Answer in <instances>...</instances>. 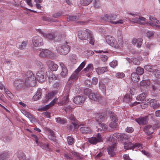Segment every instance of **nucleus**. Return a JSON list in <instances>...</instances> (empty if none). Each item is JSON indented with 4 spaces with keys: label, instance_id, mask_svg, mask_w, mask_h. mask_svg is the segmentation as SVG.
<instances>
[{
    "label": "nucleus",
    "instance_id": "a878e982",
    "mask_svg": "<svg viewBox=\"0 0 160 160\" xmlns=\"http://www.w3.org/2000/svg\"><path fill=\"white\" fill-rule=\"evenodd\" d=\"M16 155L20 160H24L26 158V156L21 150L18 151L16 153Z\"/></svg>",
    "mask_w": 160,
    "mask_h": 160
},
{
    "label": "nucleus",
    "instance_id": "0eeeda50",
    "mask_svg": "<svg viewBox=\"0 0 160 160\" xmlns=\"http://www.w3.org/2000/svg\"><path fill=\"white\" fill-rule=\"evenodd\" d=\"M32 45L36 47H40L43 44V40L40 37H34L32 39Z\"/></svg>",
    "mask_w": 160,
    "mask_h": 160
},
{
    "label": "nucleus",
    "instance_id": "4468645a",
    "mask_svg": "<svg viewBox=\"0 0 160 160\" xmlns=\"http://www.w3.org/2000/svg\"><path fill=\"white\" fill-rule=\"evenodd\" d=\"M132 22L134 23H139L140 24H144V22L146 18L143 17L139 16L138 17H134L132 18Z\"/></svg>",
    "mask_w": 160,
    "mask_h": 160
},
{
    "label": "nucleus",
    "instance_id": "412c9836",
    "mask_svg": "<svg viewBox=\"0 0 160 160\" xmlns=\"http://www.w3.org/2000/svg\"><path fill=\"white\" fill-rule=\"evenodd\" d=\"M151 87L152 89L151 91L153 93H156L160 90V87L157 83L152 84Z\"/></svg>",
    "mask_w": 160,
    "mask_h": 160
},
{
    "label": "nucleus",
    "instance_id": "f704fd0d",
    "mask_svg": "<svg viewBox=\"0 0 160 160\" xmlns=\"http://www.w3.org/2000/svg\"><path fill=\"white\" fill-rule=\"evenodd\" d=\"M106 67H102L97 68L96 70L97 72L99 74H101L107 71Z\"/></svg>",
    "mask_w": 160,
    "mask_h": 160
},
{
    "label": "nucleus",
    "instance_id": "5fc2aeb1",
    "mask_svg": "<svg viewBox=\"0 0 160 160\" xmlns=\"http://www.w3.org/2000/svg\"><path fill=\"white\" fill-rule=\"evenodd\" d=\"M67 139L68 143L69 144L71 145L73 144L74 142V139L72 137L68 136L67 138Z\"/></svg>",
    "mask_w": 160,
    "mask_h": 160
},
{
    "label": "nucleus",
    "instance_id": "3c124183",
    "mask_svg": "<svg viewBox=\"0 0 160 160\" xmlns=\"http://www.w3.org/2000/svg\"><path fill=\"white\" fill-rule=\"evenodd\" d=\"M21 80H18L14 82V85L17 89H18L20 88V82Z\"/></svg>",
    "mask_w": 160,
    "mask_h": 160
},
{
    "label": "nucleus",
    "instance_id": "dca6fc26",
    "mask_svg": "<svg viewBox=\"0 0 160 160\" xmlns=\"http://www.w3.org/2000/svg\"><path fill=\"white\" fill-rule=\"evenodd\" d=\"M117 18V15L114 14H110L109 15L106 14L102 16L101 18L105 21H110L111 22L112 21L114 20Z\"/></svg>",
    "mask_w": 160,
    "mask_h": 160
},
{
    "label": "nucleus",
    "instance_id": "49530a36",
    "mask_svg": "<svg viewBox=\"0 0 160 160\" xmlns=\"http://www.w3.org/2000/svg\"><path fill=\"white\" fill-rule=\"evenodd\" d=\"M136 71L137 72L136 73L138 75H141L143 74L144 72V70L143 68H142L138 67L136 69Z\"/></svg>",
    "mask_w": 160,
    "mask_h": 160
},
{
    "label": "nucleus",
    "instance_id": "f257e3e1",
    "mask_svg": "<svg viewBox=\"0 0 160 160\" xmlns=\"http://www.w3.org/2000/svg\"><path fill=\"white\" fill-rule=\"evenodd\" d=\"M68 44V43L66 42L62 44L58 45L56 47L57 52L61 55H66L67 54L70 50V46Z\"/></svg>",
    "mask_w": 160,
    "mask_h": 160
},
{
    "label": "nucleus",
    "instance_id": "6e6d98bb",
    "mask_svg": "<svg viewBox=\"0 0 160 160\" xmlns=\"http://www.w3.org/2000/svg\"><path fill=\"white\" fill-rule=\"evenodd\" d=\"M89 37L90 40V43L92 45H94L95 41L93 38V35L92 34V32L89 35Z\"/></svg>",
    "mask_w": 160,
    "mask_h": 160
},
{
    "label": "nucleus",
    "instance_id": "aec40b11",
    "mask_svg": "<svg viewBox=\"0 0 160 160\" xmlns=\"http://www.w3.org/2000/svg\"><path fill=\"white\" fill-rule=\"evenodd\" d=\"M35 78L36 79H37L39 82H42L44 81L45 79L44 75L42 72H37L36 74V77Z\"/></svg>",
    "mask_w": 160,
    "mask_h": 160
},
{
    "label": "nucleus",
    "instance_id": "7ed1b4c3",
    "mask_svg": "<svg viewBox=\"0 0 160 160\" xmlns=\"http://www.w3.org/2000/svg\"><path fill=\"white\" fill-rule=\"evenodd\" d=\"M103 139L102 136L99 133H98L91 138H88V141L91 144L96 145L97 143L102 142Z\"/></svg>",
    "mask_w": 160,
    "mask_h": 160
},
{
    "label": "nucleus",
    "instance_id": "9d476101",
    "mask_svg": "<svg viewBox=\"0 0 160 160\" xmlns=\"http://www.w3.org/2000/svg\"><path fill=\"white\" fill-rule=\"evenodd\" d=\"M64 97L62 98L61 97H60L59 99L61 100V101L58 102V104L60 105H62L64 104H67L69 102V92L67 91L66 93H64L63 94Z\"/></svg>",
    "mask_w": 160,
    "mask_h": 160
},
{
    "label": "nucleus",
    "instance_id": "7c9ffc66",
    "mask_svg": "<svg viewBox=\"0 0 160 160\" xmlns=\"http://www.w3.org/2000/svg\"><path fill=\"white\" fill-rule=\"evenodd\" d=\"M109 116L110 117L111 121L117 122L118 121V117L116 114L112 112H109Z\"/></svg>",
    "mask_w": 160,
    "mask_h": 160
},
{
    "label": "nucleus",
    "instance_id": "c756f323",
    "mask_svg": "<svg viewBox=\"0 0 160 160\" xmlns=\"http://www.w3.org/2000/svg\"><path fill=\"white\" fill-rule=\"evenodd\" d=\"M96 120L98 122H101L104 120L105 117L101 113H97L95 116Z\"/></svg>",
    "mask_w": 160,
    "mask_h": 160
},
{
    "label": "nucleus",
    "instance_id": "473e14b6",
    "mask_svg": "<svg viewBox=\"0 0 160 160\" xmlns=\"http://www.w3.org/2000/svg\"><path fill=\"white\" fill-rule=\"evenodd\" d=\"M70 60L73 64L76 63L78 61V58L75 54H72L70 56Z\"/></svg>",
    "mask_w": 160,
    "mask_h": 160
},
{
    "label": "nucleus",
    "instance_id": "13d9d810",
    "mask_svg": "<svg viewBox=\"0 0 160 160\" xmlns=\"http://www.w3.org/2000/svg\"><path fill=\"white\" fill-rule=\"evenodd\" d=\"M148 102L146 101V100H143L141 101L140 102V105L141 107L142 108H144L145 107H146L147 106H148Z\"/></svg>",
    "mask_w": 160,
    "mask_h": 160
},
{
    "label": "nucleus",
    "instance_id": "052dcab7",
    "mask_svg": "<svg viewBox=\"0 0 160 160\" xmlns=\"http://www.w3.org/2000/svg\"><path fill=\"white\" fill-rule=\"evenodd\" d=\"M92 90L89 88H86L84 90V93L85 95H88L92 92Z\"/></svg>",
    "mask_w": 160,
    "mask_h": 160
},
{
    "label": "nucleus",
    "instance_id": "e2e57ef3",
    "mask_svg": "<svg viewBox=\"0 0 160 160\" xmlns=\"http://www.w3.org/2000/svg\"><path fill=\"white\" fill-rule=\"evenodd\" d=\"M100 4L98 0H95L94 2V7L96 8H98L100 6Z\"/></svg>",
    "mask_w": 160,
    "mask_h": 160
},
{
    "label": "nucleus",
    "instance_id": "4d7b16f0",
    "mask_svg": "<svg viewBox=\"0 0 160 160\" xmlns=\"http://www.w3.org/2000/svg\"><path fill=\"white\" fill-rule=\"evenodd\" d=\"M78 123L72 122L70 125H68V128L69 130H71L73 128L76 127Z\"/></svg>",
    "mask_w": 160,
    "mask_h": 160
},
{
    "label": "nucleus",
    "instance_id": "4be33fe9",
    "mask_svg": "<svg viewBox=\"0 0 160 160\" xmlns=\"http://www.w3.org/2000/svg\"><path fill=\"white\" fill-rule=\"evenodd\" d=\"M142 39L141 38H134L132 41V43L134 45L137 44V47L139 48L142 44Z\"/></svg>",
    "mask_w": 160,
    "mask_h": 160
},
{
    "label": "nucleus",
    "instance_id": "e433bc0d",
    "mask_svg": "<svg viewBox=\"0 0 160 160\" xmlns=\"http://www.w3.org/2000/svg\"><path fill=\"white\" fill-rule=\"evenodd\" d=\"M9 154L7 152H4L0 154V160H6L9 158Z\"/></svg>",
    "mask_w": 160,
    "mask_h": 160
},
{
    "label": "nucleus",
    "instance_id": "79ce46f5",
    "mask_svg": "<svg viewBox=\"0 0 160 160\" xmlns=\"http://www.w3.org/2000/svg\"><path fill=\"white\" fill-rule=\"evenodd\" d=\"M40 147L43 149H45L49 151H51V149L50 148L48 144L41 143L40 145Z\"/></svg>",
    "mask_w": 160,
    "mask_h": 160
},
{
    "label": "nucleus",
    "instance_id": "de8ad7c7",
    "mask_svg": "<svg viewBox=\"0 0 160 160\" xmlns=\"http://www.w3.org/2000/svg\"><path fill=\"white\" fill-rule=\"evenodd\" d=\"M152 73L156 78H160V71L159 70L155 69V70L153 71Z\"/></svg>",
    "mask_w": 160,
    "mask_h": 160
},
{
    "label": "nucleus",
    "instance_id": "f3484780",
    "mask_svg": "<svg viewBox=\"0 0 160 160\" xmlns=\"http://www.w3.org/2000/svg\"><path fill=\"white\" fill-rule=\"evenodd\" d=\"M59 63L62 69L60 73L62 77L65 78L68 75V70L63 63L61 62H60Z\"/></svg>",
    "mask_w": 160,
    "mask_h": 160
},
{
    "label": "nucleus",
    "instance_id": "5701e85b",
    "mask_svg": "<svg viewBox=\"0 0 160 160\" xmlns=\"http://www.w3.org/2000/svg\"><path fill=\"white\" fill-rule=\"evenodd\" d=\"M150 106L154 109H156L160 106V104L158 103L157 101L155 99H152L150 101Z\"/></svg>",
    "mask_w": 160,
    "mask_h": 160
},
{
    "label": "nucleus",
    "instance_id": "a19ab883",
    "mask_svg": "<svg viewBox=\"0 0 160 160\" xmlns=\"http://www.w3.org/2000/svg\"><path fill=\"white\" fill-rule=\"evenodd\" d=\"M105 80H106L105 79H103L102 81L99 82V88L103 91L105 90L106 88L105 84L103 82H104Z\"/></svg>",
    "mask_w": 160,
    "mask_h": 160
},
{
    "label": "nucleus",
    "instance_id": "774afa93",
    "mask_svg": "<svg viewBox=\"0 0 160 160\" xmlns=\"http://www.w3.org/2000/svg\"><path fill=\"white\" fill-rule=\"evenodd\" d=\"M116 76L118 78H122L124 76V74L122 72H118L116 74Z\"/></svg>",
    "mask_w": 160,
    "mask_h": 160
},
{
    "label": "nucleus",
    "instance_id": "f8f14e48",
    "mask_svg": "<svg viewBox=\"0 0 160 160\" xmlns=\"http://www.w3.org/2000/svg\"><path fill=\"white\" fill-rule=\"evenodd\" d=\"M46 64L52 71H56L58 68V66L51 60L47 61Z\"/></svg>",
    "mask_w": 160,
    "mask_h": 160
},
{
    "label": "nucleus",
    "instance_id": "f03ea898",
    "mask_svg": "<svg viewBox=\"0 0 160 160\" xmlns=\"http://www.w3.org/2000/svg\"><path fill=\"white\" fill-rule=\"evenodd\" d=\"M24 78V79L29 83L28 85H30L31 87H32L36 85V78L32 71L28 70L26 72Z\"/></svg>",
    "mask_w": 160,
    "mask_h": 160
},
{
    "label": "nucleus",
    "instance_id": "0e129e2a",
    "mask_svg": "<svg viewBox=\"0 0 160 160\" xmlns=\"http://www.w3.org/2000/svg\"><path fill=\"white\" fill-rule=\"evenodd\" d=\"M109 64L111 67L114 68L117 65V61L116 60H113L112 62L110 63Z\"/></svg>",
    "mask_w": 160,
    "mask_h": 160
},
{
    "label": "nucleus",
    "instance_id": "423d86ee",
    "mask_svg": "<svg viewBox=\"0 0 160 160\" xmlns=\"http://www.w3.org/2000/svg\"><path fill=\"white\" fill-rule=\"evenodd\" d=\"M91 32L88 29L80 30L78 32V38L82 40H86L88 38V35H89Z\"/></svg>",
    "mask_w": 160,
    "mask_h": 160
},
{
    "label": "nucleus",
    "instance_id": "1a4fd4ad",
    "mask_svg": "<svg viewBox=\"0 0 160 160\" xmlns=\"http://www.w3.org/2000/svg\"><path fill=\"white\" fill-rule=\"evenodd\" d=\"M106 40L107 43L111 46L116 48H118L119 45L113 38L108 36L106 37Z\"/></svg>",
    "mask_w": 160,
    "mask_h": 160
},
{
    "label": "nucleus",
    "instance_id": "4c0bfd02",
    "mask_svg": "<svg viewBox=\"0 0 160 160\" xmlns=\"http://www.w3.org/2000/svg\"><path fill=\"white\" fill-rule=\"evenodd\" d=\"M55 119L57 122L60 124H65L66 122V119L63 118L58 117L56 118Z\"/></svg>",
    "mask_w": 160,
    "mask_h": 160
},
{
    "label": "nucleus",
    "instance_id": "c9c22d12",
    "mask_svg": "<svg viewBox=\"0 0 160 160\" xmlns=\"http://www.w3.org/2000/svg\"><path fill=\"white\" fill-rule=\"evenodd\" d=\"M9 154L7 152H4L0 154V160H6L9 158Z\"/></svg>",
    "mask_w": 160,
    "mask_h": 160
},
{
    "label": "nucleus",
    "instance_id": "72a5a7b5",
    "mask_svg": "<svg viewBox=\"0 0 160 160\" xmlns=\"http://www.w3.org/2000/svg\"><path fill=\"white\" fill-rule=\"evenodd\" d=\"M138 75L135 72H133L131 75L132 80L133 82H137L138 81Z\"/></svg>",
    "mask_w": 160,
    "mask_h": 160
},
{
    "label": "nucleus",
    "instance_id": "ddd939ff",
    "mask_svg": "<svg viewBox=\"0 0 160 160\" xmlns=\"http://www.w3.org/2000/svg\"><path fill=\"white\" fill-rule=\"evenodd\" d=\"M89 98L90 100L93 101L98 102L101 98V96L98 93L92 92L89 95Z\"/></svg>",
    "mask_w": 160,
    "mask_h": 160
},
{
    "label": "nucleus",
    "instance_id": "c03bdc74",
    "mask_svg": "<svg viewBox=\"0 0 160 160\" xmlns=\"http://www.w3.org/2000/svg\"><path fill=\"white\" fill-rule=\"evenodd\" d=\"M92 0H80V3L83 6H87L91 3Z\"/></svg>",
    "mask_w": 160,
    "mask_h": 160
},
{
    "label": "nucleus",
    "instance_id": "bb28decb",
    "mask_svg": "<svg viewBox=\"0 0 160 160\" xmlns=\"http://www.w3.org/2000/svg\"><path fill=\"white\" fill-rule=\"evenodd\" d=\"M40 32L43 36L44 37L49 39H52L54 38V36L52 34L49 33H44L41 30H40Z\"/></svg>",
    "mask_w": 160,
    "mask_h": 160
},
{
    "label": "nucleus",
    "instance_id": "09e8293b",
    "mask_svg": "<svg viewBox=\"0 0 160 160\" xmlns=\"http://www.w3.org/2000/svg\"><path fill=\"white\" fill-rule=\"evenodd\" d=\"M78 18L76 16H70L67 17V20L68 21H75L77 20Z\"/></svg>",
    "mask_w": 160,
    "mask_h": 160
},
{
    "label": "nucleus",
    "instance_id": "6ab92c4d",
    "mask_svg": "<svg viewBox=\"0 0 160 160\" xmlns=\"http://www.w3.org/2000/svg\"><path fill=\"white\" fill-rule=\"evenodd\" d=\"M148 120L147 117H141L135 119V121L139 125L146 124L148 122Z\"/></svg>",
    "mask_w": 160,
    "mask_h": 160
},
{
    "label": "nucleus",
    "instance_id": "69168bd1",
    "mask_svg": "<svg viewBox=\"0 0 160 160\" xmlns=\"http://www.w3.org/2000/svg\"><path fill=\"white\" fill-rule=\"evenodd\" d=\"M69 119L72 122L78 123L77 120H76L74 116L73 115L71 114L70 116Z\"/></svg>",
    "mask_w": 160,
    "mask_h": 160
},
{
    "label": "nucleus",
    "instance_id": "393cba45",
    "mask_svg": "<svg viewBox=\"0 0 160 160\" xmlns=\"http://www.w3.org/2000/svg\"><path fill=\"white\" fill-rule=\"evenodd\" d=\"M80 132L83 134H87L90 133L91 130L88 127H82L79 129Z\"/></svg>",
    "mask_w": 160,
    "mask_h": 160
},
{
    "label": "nucleus",
    "instance_id": "338daca9",
    "mask_svg": "<svg viewBox=\"0 0 160 160\" xmlns=\"http://www.w3.org/2000/svg\"><path fill=\"white\" fill-rule=\"evenodd\" d=\"M149 19L151 22H153L155 24H158L159 23V22L158 20L155 19L153 17H150Z\"/></svg>",
    "mask_w": 160,
    "mask_h": 160
},
{
    "label": "nucleus",
    "instance_id": "c85d7f7f",
    "mask_svg": "<svg viewBox=\"0 0 160 160\" xmlns=\"http://www.w3.org/2000/svg\"><path fill=\"white\" fill-rule=\"evenodd\" d=\"M28 83H29L24 79V80H21L20 82V88H25L26 87L31 86L30 85H28Z\"/></svg>",
    "mask_w": 160,
    "mask_h": 160
},
{
    "label": "nucleus",
    "instance_id": "cd10ccee",
    "mask_svg": "<svg viewBox=\"0 0 160 160\" xmlns=\"http://www.w3.org/2000/svg\"><path fill=\"white\" fill-rule=\"evenodd\" d=\"M113 135L114 136H115L117 137V138H119V137L121 139H124L126 140H128V139H130V136L128 135H127L126 134H124L123 135H122L121 134L118 133V134H114Z\"/></svg>",
    "mask_w": 160,
    "mask_h": 160
},
{
    "label": "nucleus",
    "instance_id": "37998d69",
    "mask_svg": "<svg viewBox=\"0 0 160 160\" xmlns=\"http://www.w3.org/2000/svg\"><path fill=\"white\" fill-rule=\"evenodd\" d=\"M93 69V66L92 64H90L88 65L87 67L83 70V71L85 72H91Z\"/></svg>",
    "mask_w": 160,
    "mask_h": 160
},
{
    "label": "nucleus",
    "instance_id": "6e6552de",
    "mask_svg": "<svg viewBox=\"0 0 160 160\" xmlns=\"http://www.w3.org/2000/svg\"><path fill=\"white\" fill-rule=\"evenodd\" d=\"M37 54L39 56L42 57H48L52 56V53L48 49H42L38 50L37 51Z\"/></svg>",
    "mask_w": 160,
    "mask_h": 160
},
{
    "label": "nucleus",
    "instance_id": "680f3d73",
    "mask_svg": "<svg viewBox=\"0 0 160 160\" xmlns=\"http://www.w3.org/2000/svg\"><path fill=\"white\" fill-rule=\"evenodd\" d=\"M49 81L52 82L53 81H54L57 79L56 76L54 74H51L49 78Z\"/></svg>",
    "mask_w": 160,
    "mask_h": 160
},
{
    "label": "nucleus",
    "instance_id": "2f4dec72",
    "mask_svg": "<svg viewBox=\"0 0 160 160\" xmlns=\"http://www.w3.org/2000/svg\"><path fill=\"white\" fill-rule=\"evenodd\" d=\"M78 78V74H72L68 80V83L71 84L72 83V82L76 80Z\"/></svg>",
    "mask_w": 160,
    "mask_h": 160
},
{
    "label": "nucleus",
    "instance_id": "8fccbe9b",
    "mask_svg": "<svg viewBox=\"0 0 160 160\" xmlns=\"http://www.w3.org/2000/svg\"><path fill=\"white\" fill-rule=\"evenodd\" d=\"M150 84V82L149 81L144 80L141 82L140 84L141 86H149Z\"/></svg>",
    "mask_w": 160,
    "mask_h": 160
},
{
    "label": "nucleus",
    "instance_id": "603ef678",
    "mask_svg": "<svg viewBox=\"0 0 160 160\" xmlns=\"http://www.w3.org/2000/svg\"><path fill=\"white\" fill-rule=\"evenodd\" d=\"M117 122L111 121V122L109 124V126L112 128L114 129L116 128L118 125Z\"/></svg>",
    "mask_w": 160,
    "mask_h": 160
},
{
    "label": "nucleus",
    "instance_id": "20e7f679",
    "mask_svg": "<svg viewBox=\"0 0 160 160\" xmlns=\"http://www.w3.org/2000/svg\"><path fill=\"white\" fill-rule=\"evenodd\" d=\"M157 125L155 124L153 126L151 125H147L144 127L143 130L144 132L148 135H150L153 133L154 131L157 128H159L160 127V123L158 121Z\"/></svg>",
    "mask_w": 160,
    "mask_h": 160
},
{
    "label": "nucleus",
    "instance_id": "864d4df0",
    "mask_svg": "<svg viewBox=\"0 0 160 160\" xmlns=\"http://www.w3.org/2000/svg\"><path fill=\"white\" fill-rule=\"evenodd\" d=\"M27 43L28 41H22L21 44L19 46V48L21 50H23L26 47Z\"/></svg>",
    "mask_w": 160,
    "mask_h": 160
},
{
    "label": "nucleus",
    "instance_id": "ea45409f",
    "mask_svg": "<svg viewBox=\"0 0 160 160\" xmlns=\"http://www.w3.org/2000/svg\"><path fill=\"white\" fill-rule=\"evenodd\" d=\"M132 100L131 96L127 94L123 98V101L129 103Z\"/></svg>",
    "mask_w": 160,
    "mask_h": 160
},
{
    "label": "nucleus",
    "instance_id": "9b49d317",
    "mask_svg": "<svg viewBox=\"0 0 160 160\" xmlns=\"http://www.w3.org/2000/svg\"><path fill=\"white\" fill-rule=\"evenodd\" d=\"M86 98L80 95L77 96L75 97L73 99V102L77 104L81 105L83 103L85 100Z\"/></svg>",
    "mask_w": 160,
    "mask_h": 160
},
{
    "label": "nucleus",
    "instance_id": "58836bf2",
    "mask_svg": "<svg viewBox=\"0 0 160 160\" xmlns=\"http://www.w3.org/2000/svg\"><path fill=\"white\" fill-rule=\"evenodd\" d=\"M146 95L145 93H141L136 98V99L138 101H143L145 99Z\"/></svg>",
    "mask_w": 160,
    "mask_h": 160
},
{
    "label": "nucleus",
    "instance_id": "2eb2a0df",
    "mask_svg": "<svg viewBox=\"0 0 160 160\" xmlns=\"http://www.w3.org/2000/svg\"><path fill=\"white\" fill-rule=\"evenodd\" d=\"M57 93V91H53L47 94L44 100H43V102H47L49 99H52Z\"/></svg>",
    "mask_w": 160,
    "mask_h": 160
},
{
    "label": "nucleus",
    "instance_id": "b1692460",
    "mask_svg": "<svg viewBox=\"0 0 160 160\" xmlns=\"http://www.w3.org/2000/svg\"><path fill=\"white\" fill-rule=\"evenodd\" d=\"M116 149L115 145H113L112 147H109L108 148V153L111 156H113L115 154V152Z\"/></svg>",
    "mask_w": 160,
    "mask_h": 160
},
{
    "label": "nucleus",
    "instance_id": "39448f33",
    "mask_svg": "<svg viewBox=\"0 0 160 160\" xmlns=\"http://www.w3.org/2000/svg\"><path fill=\"white\" fill-rule=\"evenodd\" d=\"M129 141H130V140H129ZM124 148L126 150L136 148L137 149L140 150L142 148V144L138 143H136L135 144L133 145L130 142H124Z\"/></svg>",
    "mask_w": 160,
    "mask_h": 160
},
{
    "label": "nucleus",
    "instance_id": "bf43d9fd",
    "mask_svg": "<svg viewBox=\"0 0 160 160\" xmlns=\"http://www.w3.org/2000/svg\"><path fill=\"white\" fill-rule=\"evenodd\" d=\"M144 68L146 70L149 72H153V71H154L153 70V69L152 68V67L150 65H145L144 66Z\"/></svg>",
    "mask_w": 160,
    "mask_h": 160
},
{
    "label": "nucleus",
    "instance_id": "a211bd4d",
    "mask_svg": "<svg viewBox=\"0 0 160 160\" xmlns=\"http://www.w3.org/2000/svg\"><path fill=\"white\" fill-rule=\"evenodd\" d=\"M107 129V125L105 124L98 123L97 125L96 131L98 132L105 131Z\"/></svg>",
    "mask_w": 160,
    "mask_h": 160
},
{
    "label": "nucleus",
    "instance_id": "a18cd8bd",
    "mask_svg": "<svg viewBox=\"0 0 160 160\" xmlns=\"http://www.w3.org/2000/svg\"><path fill=\"white\" fill-rule=\"evenodd\" d=\"M85 64V62H83L78 67V68L75 71V72L78 73L84 67Z\"/></svg>",
    "mask_w": 160,
    "mask_h": 160
}]
</instances>
